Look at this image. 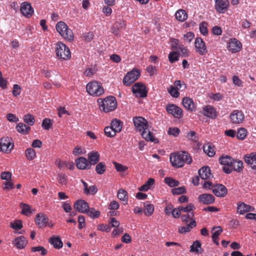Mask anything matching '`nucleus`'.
<instances>
[{
    "label": "nucleus",
    "instance_id": "obj_60",
    "mask_svg": "<svg viewBox=\"0 0 256 256\" xmlns=\"http://www.w3.org/2000/svg\"><path fill=\"white\" fill-rule=\"evenodd\" d=\"M68 181V176L63 174H60L58 175V182L61 185H65Z\"/></svg>",
    "mask_w": 256,
    "mask_h": 256
},
{
    "label": "nucleus",
    "instance_id": "obj_45",
    "mask_svg": "<svg viewBox=\"0 0 256 256\" xmlns=\"http://www.w3.org/2000/svg\"><path fill=\"white\" fill-rule=\"evenodd\" d=\"M64 166L67 167L70 170H72L74 168V164L72 162H60L58 164V167L59 168H62Z\"/></svg>",
    "mask_w": 256,
    "mask_h": 256
},
{
    "label": "nucleus",
    "instance_id": "obj_17",
    "mask_svg": "<svg viewBox=\"0 0 256 256\" xmlns=\"http://www.w3.org/2000/svg\"><path fill=\"white\" fill-rule=\"evenodd\" d=\"M76 164L80 170H89L91 168L88 160L84 157H80L76 160Z\"/></svg>",
    "mask_w": 256,
    "mask_h": 256
},
{
    "label": "nucleus",
    "instance_id": "obj_5",
    "mask_svg": "<svg viewBox=\"0 0 256 256\" xmlns=\"http://www.w3.org/2000/svg\"><path fill=\"white\" fill-rule=\"evenodd\" d=\"M87 92L91 96H98L104 92V89L100 82L93 81L88 82L86 86Z\"/></svg>",
    "mask_w": 256,
    "mask_h": 256
},
{
    "label": "nucleus",
    "instance_id": "obj_11",
    "mask_svg": "<svg viewBox=\"0 0 256 256\" xmlns=\"http://www.w3.org/2000/svg\"><path fill=\"white\" fill-rule=\"evenodd\" d=\"M194 46L196 52L201 56L206 54L208 52L205 42L200 38L195 39Z\"/></svg>",
    "mask_w": 256,
    "mask_h": 256
},
{
    "label": "nucleus",
    "instance_id": "obj_10",
    "mask_svg": "<svg viewBox=\"0 0 256 256\" xmlns=\"http://www.w3.org/2000/svg\"><path fill=\"white\" fill-rule=\"evenodd\" d=\"M166 112L176 118H179L182 114V110L174 104H168L166 106Z\"/></svg>",
    "mask_w": 256,
    "mask_h": 256
},
{
    "label": "nucleus",
    "instance_id": "obj_64",
    "mask_svg": "<svg viewBox=\"0 0 256 256\" xmlns=\"http://www.w3.org/2000/svg\"><path fill=\"white\" fill-rule=\"evenodd\" d=\"M113 164L114 166V167L117 171L118 172H124L128 169V168L122 164L118 163L116 162H114Z\"/></svg>",
    "mask_w": 256,
    "mask_h": 256
},
{
    "label": "nucleus",
    "instance_id": "obj_23",
    "mask_svg": "<svg viewBox=\"0 0 256 256\" xmlns=\"http://www.w3.org/2000/svg\"><path fill=\"white\" fill-rule=\"evenodd\" d=\"M182 104L184 108L190 111H194L196 110V106L193 100L188 97H184L182 98Z\"/></svg>",
    "mask_w": 256,
    "mask_h": 256
},
{
    "label": "nucleus",
    "instance_id": "obj_33",
    "mask_svg": "<svg viewBox=\"0 0 256 256\" xmlns=\"http://www.w3.org/2000/svg\"><path fill=\"white\" fill-rule=\"evenodd\" d=\"M49 242L57 249H60L62 247V242L59 237H52L50 239Z\"/></svg>",
    "mask_w": 256,
    "mask_h": 256
},
{
    "label": "nucleus",
    "instance_id": "obj_21",
    "mask_svg": "<svg viewBox=\"0 0 256 256\" xmlns=\"http://www.w3.org/2000/svg\"><path fill=\"white\" fill-rule=\"evenodd\" d=\"M254 210V208L253 207L243 202H240L238 204L236 211L240 214H243L247 212H252Z\"/></svg>",
    "mask_w": 256,
    "mask_h": 256
},
{
    "label": "nucleus",
    "instance_id": "obj_26",
    "mask_svg": "<svg viewBox=\"0 0 256 256\" xmlns=\"http://www.w3.org/2000/svg\"><path fill=\"white\" fill-rule=\"evenodd\" d=\"M88 160L90 167L94 165L100 160V155L96 152L92 151L88 154Z\"/></svg>",
    "mask_w": 256,
    "mask_h": 256
},
{
    "label": "nucleus",
    "instance_id": "obj_51",
    "mask_svg": "<svg viewBox=\"0 0 256 256\" xmlns=\"http://www.w3.org/2000/svg\"><path fill=\"white\" fill-rule=\"evenodd\" d=\"M177 51L179 52V55L181 54L182 56L187 57L188 56V50L182 44L178 47Z\"/></svg>",
    "mask_w": 256,
    "mask_h": 256
},
{
    "label": "nucleus",
    "instance_id": "obj_24",
    "mask_svg": "<svg viewBox=\"0 0 256 256\" xmlns=\"http://www.w3.org/2000/svg\"><path fill=\"white\" fill-rule=\"evenodd\" d=\"M245 162L250 165L253 169L256 170V154L252 152L249 154H246L244 156Z\"/></svg>",
    "mask_w": 256,
    "mask_h": 256
},
{
    "label": "nucleus",
    "instance_id": "obj_27",
    "mask_svg": "<svg viewBox=\"0 0 256 256\" xmlns=\"http://www.w3.org/2000/svg\"><path fill=\"white\" fill-rule=\"evenodd\" d=\"M2 152H9L13 148L14 145L12 144L8 138H2Z\"/></svg>",
    "mask_w": 256,
    "mask_h": 256
},
{
    "label": "nucleus",
    "instance_id": "obj_14",
    "mask_svg": "<svg viewBox=\"0 0 256 256\" xmlns=\"http://www.w3.org/2000/svg\"><path fill=\"white\" fill-rule=\"evenodd\" d=\"M230 118L233 123L240 124L244 120V116L242 111L236 110L230 114Z\"/></svg>",
    "mask_w": 256,
    "mask_h": 256
},
{
    "label": "nucleus",
    "instance_id": "obj_19",
    "mask_svg": "<svg viewBox=\"0 0 256 256\" xmlns=\"http://www.w3.org/2000/svg\"><path fill=\"white\" fill-rule=\"evenodd\" d=\"M35 222L39 228L46 226L48 223V218L43 213L38 214L36 215Z\"/></svg>",
    "mask_w": 256,
    "mask_h": 256
},
{
    "label": "nucleus",
    "instance_id": "obj_52",
    "mask_svg": "<svg viewBox=\"0 0 256 256\" xmlns=\"http://www.w3.org/2000/svg\"><path fill=\"white\" fill-rule=\"evenodd\" d=\"M172 192L174 195L182 194L186 192V189L184 186H182L172 189Z\"/></svg>",
    "mask_w": 256,
    "mask_h": 256
},
{
    "label": "nucleus",
    "instance_id": "obj_42",
    "mask_svg": "<svg viewBox=\"0 0 256 256\" xmlns=\"http://www.w3.org/2000/svg\"><path fill=\"white\" fill-rule=\"evenodd\" d=\"M24 121L28 125L32 126L35 122V119L32 114H28L24 116Z\"/></svg>",
    "mask_w": 256,
    "mask_h": 256
},
{
    "label": "nucleus",
    "instance_id": "obj_2",
    "mask_svg": "<svg viewBox=\"0 0 256 256\" xmlns=\"http://www.w3.org/2000/svg\"><path fill=\"white\" fill-rule=\"evenodd\" d=\"M170 160L172 165L176 168H182L185 163L190 164L192 162L190 154L185 151H181L177 154H172Z\"/></svg>",
    "mask_w": 256,
    "mask_h": 256
},
{
    "label": "nucleus",
    "instance_id": "obj_54",
    "mask_svg": "<svg viewBox=\"0 0 256 256\" xmlns=\"http://www.w3.org/2000/svg\"><path fill=\"white\" fill-rule=\"evenodd\" d=\"M222 230L220 226H216L212 228V237L218 238L222 232Z\"/></svg>",
    "mask_w": 256,
    "mask_h": 256
},
{
    "label": "nucleus",
    "instance_id": "obj_35",
    "mask_svg": "<svg viewBox=\"0 0 256 256\" xmlns=\"http://www.w3.org/2000/svg\"><path fill=\"white\" fill-rule=\"evenodd\" d=\"M243 163L242 161L240 160H234L232 166H231L232 172V170L236 171L237 172H240L242 170Z\"/></svg>",
    "mask_w": 256,
    "mask_h": 256
},
{
    "label": "nucleus",
    "instance_id": "obj_1",
    "mask_svg": "<svg viewBox=\"0 0 256 256\" xmlns=\"http://www.w3.org/2000/svg\"><path fill=\"white\" fill-rule=\"evenodd\" d=\"M134 126L137 131L141 132L142 136L147 141L158 143V140L148 130L147 120L142 116H134L132 119Z\"/></svg>",
    "mask_w": 256,
    "mask_h": 256
},
{
    "label": "nucleus",
    "instance_id": "obj_30",
    "mask_svg": "<svg viewBox=\"0 0 256 256\" xmlns=\"http://www.w3.org/2000/svg\"><path fill=\"white\" fill-rule=\"evenodd\" d=\"M176 19L180 22H184L188 18V14L185 10L180 9L177 10L175 14Z\"/></svg>",
    "mask_w": 256,
    "mask_h": 256
},
{
    "label": "nucleus",
    "instance_id": "obj_29",
    "mask_svg": "<svg viewBox=\"0 0 256 256\" xmlns=\"http://www.w3.org/2000/svg\"><path fill=\"white\" fill-rule=\"evenodd\" d=\"M196 221L194 220H192L186 226H181L178 228V232L180 234L186 233L189 232L191 229L196 226Z\"/></svg>",
    "mask_w": 256,
    "mask_h": 256
},
{
    "label": "nucleus",
    "instance_id": "obj_59",
    "mask_svg": "<svg viewBox=\"0 0 256 256\" xmlns=\"http://www.w3.org/2000/svg\"><path fill=\"white\" fill-rule=\"evenodd\" d=\"M31 250L32 252H40L42 256L46 254L47 252L46 250L42 246L32 247Z\"/></svg>",
    "mask_w": 256,
    "mask_h": 256
},
{
    "label": "nucleus",
    "instance_id": "obj_18",
    "mask_svg": "<svg viewBox=\"0 0 256 256\" xmlns=\"http://www.w3.org/2000/svg\"><path fill=\"white\" fill-rule=\"evenodd\" d=\"M213 193L217 196L223 197L227 194V189L222 184H218L212 188Z\"/></svg>",
    "mask_w": 256,
    "mask_h": 256
},
{
    "label": "nucleus",
    "instance_id": "obj_3",
    "mask_svg": "<svg viewBox=\"0 0 256 256\" xmlns=\"http://www.w3.org/2000/svg\"><path fill=\"white\" fill-rule=\"evenodd\" d=\"M100 108L106 112L114 110L117 106L116 98L113 96H108L104 100L98 99Z\"/></svg>",
    "mask_w": 256,
    "mask_h": 256
},
{
    "label": "nucleus",
    "instance_id": "obj_8",
    "mask_svg": "<svg viewBox=\"0 0 256 256\" xmlns=\"http://www.w3.org/2000/svg\"><path fill=\"white\" fill-rule=\"evenodd\" d=\"M132 91L136 98H144L148 95L146 86L142 82L135 83L132 87Z\"/></svg>",
    "mask_w": 256,
    "mask_h": 256
},
{
    "label": "nucleus",
    "instance_id": "obj_55",
    "mask_svg": "<svg viewBox=\"0 0 256 256\" xmlns=\"http://www.w3.org/2000/svg\"><path fill=\"white\" fill-rule=\"evenodd\" d=\"M200 247H201L200 242L198 240H196L191 246L190 252H199L198 248H200Z\"/></svg>",
    "mask_w": 256,
    "mask_h": 256
},
{
    "label": "nucleus",
    "instance_id": "obj_43",
    "mask_svg": "<svg viewBox=\"0 0 256 256\" xmlns=\"http://www.w3.org/2000/svg\"><path fill=\"white\" fill-rule=\"evenodd\" d=\"M168 92L169 94L173 98H177L180 96L178 90L174 87V86L170 85L168 88Z\"/></svg>",
    "mask_w": 256,
    "mask_h": 256
},
{
    "label": "nucleus",
    "instance_id": "obj_47",
    "mask_svg": "<svg viewBox=\"0 0 256 256\" xmlns=\"http://www.w3.org/2000/svg\"><path fill=\"white\" fill-rule=\"evenodd\" d=\"M247 135V131L244 128H240L238 130L236 137L240 140H243Z\"/></svg>",
    "mask_w": 256,
    "mask_h": 256
},
{
    "label": "nucleus",
    "instance_id": "obj_40",
    "mask_svg": "<svg viewBox=\"0 0 256 256\" xmlns=\"http://www.w3.org/2000/svg\"><path fill=\"white\" fill-rule=\"evenodd\" d=\"M126 191L124 189H120L118 190L117 196L118 198L121 200L127 203L128 200V196Z\"/></svg>",
    "mask_w": 256,
    "mask_h": 256
},
{
    "label": "nucleus",
    "instance_id": "obj_49",
    "mask_svg": "<svg viewBox=\"0 0 256 256\" xmlns=\"http://www.w3.org/2000/svg\"><path fill=\"white\" fill-rule=\"evenodd\" d=\"M106 170V165L104 163L100 162L96 166V171L99 174H103Z\"/></svg>",
    "mask_w": 256,
    "mask_h": 256
},
{
    "label": "nucleus",
    "instance_id": "obj_37",
    "mask_svg": "<svg viewBox=\"0 0 256 256\" xmlns=\"http://www.w3.org/2000/svg\"><path fill=\"white\" fill-rule=\"evenodd\" d=\"M20 207L22 210L21 213L22 214L28 216L32 212V209L31 206L28 204L21 203Z\"/></svg>",
    "mask_w": 256,
    "mask_h": 256
},
{
    "label": "nucleus",
    "instance_id": "obj_38",
    "mask_svg": "<svg viewBox=\"0 0 256 256\" xmlns=\"http://www.w3.org/2000/svg\"><path fill=\"white\" fill-rule=\"evenodd\" d=\"M179 56V52L178 51H172L168 56V60L171 64H173L178 60Z\"/></svg>",
    "mask_w": 256,
    "mask_h": 256
},
{
    "label": "nucleus",
    "instance_id": "obj_58",
    "mask_svg": "<svg viewBox=\"0 0 256 256\" xmlns=\"http://www.w3.org/2000/svg\"><path fill=\"white\" fill-rule=\"evenodd\" d=\"M180 208L182 212H188V214L192 212H191L195 209L194 205L190 203L188 204L186 206H180Z\"/></svg>",
    "mask_w": 256,
    "mask_h": 256
},
{
    "label": "nucleus",
    "instance_id": "obj_50",
    "mask_svg": "<svg viewBox=\"0 0 256 256\" xmlns=\"http://www.w3.org/2000/svg\"><path fill=\"white\" fill-rule=\"evenodd\" d=\"M10 226L15 230H20L22 228V222L20 220H16L10 222Z\"/></svg>",
    "mask_w": 256,
    "mask_h": 256
},
{
    "label": "nucleus",
    "instance_id": "obj_25",
    "mask_svg": "<svg viewBox=\"0 0 256 256\" xmlns=\"http://www.w3.org/2000/svg\"><path fill=\"white\" fill-rule=\"evenodd\" d=\"M27 242V240L25 237L20 236L14 239V244L18 249H22L26 246Z\"/></svg>",
    "mask_w": 256,
    "mask_h": 256
},
{
    "label": "nucleus",
    "instance_id": "obj_46",
    "mask_svg": "<svg viewBox=\"0 0 256 256\" xmlns=\"http://www.w3.org/2000/svg\"><path fill=\"white\" fill-rule=\"evenodd\" d=\"M52 120L46 118L43 120L42 124V126L46 130H48L52 126Z\"/></svg>",
    "mask_w": 256,
    "mask_h": 256
},
{
    "label": "nucleus",
    "instance_id": "obj_32",
    "mask_svg": "<svg viewBox=\"0 0 256 256\" xmlns=\"http://www.w3.org/2000/svg\"><path fill=\"white\" fill-rule=\"evenodd\" d=\"M111 126L116 133L120 132L122 130V122L117 119L112 120L111 122Z\"/></svg>",
    "mask_w": 256,
    "mask_h": 256
},
{
    "label": "nucleus",
    "instance_id": "obj_56",
    "mask_svg": "<svg viewBox=\"0 0 256 256\" xmlns=\"http://www.w3.org/2000/svg\"><path fill=\"white\" fill-rule=\"evenodd\" d=\"M200 33L204 36H206L208 34L207 28V23L206 22H202L200 24Z\"/></svg>",
    "mask_w": 256,
    "mask_h": 256
},
{
    "label": "nucleus",
    "instance_id": "obj_12",
    "mask_svg": "<svg viewBox=\"0 0 256 256\" xmlns=\"http://www.w3.org/2000/svg\"><path fill=\"white\" fill-rule=\"evenodd\" d=\"M229 2L228 0H215V8L220 14H224L228 9Z\"/></svg>",
    "mask_w": 256,
    "mask_h": 256
},
{
    "label": "nucleus",
    "instance_id": "obj_57",
    "mask_svg": "<svg viewBox=\"0 0 256 256\" xmlns=\"http://www.w3.org/2000/svg\"><path fill=\"white\" fill-rule=\"evenodd\" d=\"M174 87H176V90H180L182 88H183V90H184L186 86V84L184 82H182L180 80H176L174 82Z\"/></svg>",
    "mask_w": 256,
    "mask_h": 256
},
{
    "label": "nucleus",
    "instance_id": "obj_15",
    "mask_svg": "<svg viewBox=\"0 0 256 256\" xmlns=\"http://www.w3.org/2000/svg\"><path fill=\"white\" fill-rule=\"evenodd\" d=\"M228 44L230 51L233 53L239 52L242 48L240 42L236 38H230Z\"/></svg>",
    "mask_w": 256,
    "mask_h": 256
},
{
    "label": "nucleus",
    "instance_id": "obj_62",
    "mask_svg": "<svg viewBox=\"0 0 256 256\" xmlns=\"http://www.w3.org/2000/svg\"><path fill=\"white\" fill-rule=\"evenodd\" d=\"M232 82L234 86L239 87L243 86V82L237 76H233Z\"/></svg>",
    "mask_w": 256,
    "mask_h": 256
},
{
    "label": "nucleus",
    "instance_id": "obj_16",
    "mask_svg": "<svg viewBox=\"0 0 256 256\" xmlns=\"http://www.w3.org/2000/svg\"><path fill=\"white\" fill-rule=\"evenodd\" d=\"M20 11L21 14L27 18L31 16L34 13V10L30 3L24 2L21 4Z\"/></svg>",
    "mask_w": 256,
    "mask_h": 256
},
{
    "label": "nucleus",
    "instance_id": "obj_39",
    "mask_svg": "<svg viewBox=\"0 0 256 256\" xmlns=\"http://www.w3.org/2000/svg\"><path fill=\"white\" fill-rule=\"evenodd\" d=\"M164 180V182L170 187H175L180 184V182L178 180L170 177L165 178Z\"/></svg>",
    "mask_w": 256,
    "mask_h": 256
},
{
    "label": "nucleus",
    "instance_id": "obj_53",
    "mask_svg": "<svg viewBox=\"0 0 256 256\" xmlns=\"http://www.w3.org/2000/svg\"><path fill=\"white\" fill-rule=\"evenodd\" d=\"M105 134L110 138L114 136L116 134V132L112 128V126H106L104 130Z\"/></svg>",
    "mask_w": 256,
    "mask_h": 256
},
{
    "label": "nucleus",
    "instance_id": "obj_6",
    "mask_svg": "<svg viewBox=\"0 0 256 256\" xmlns=\"http://www.w3.org/2000/svg\"><path fill=\"white\" fill-rule=\"evenodd\" d=\"M56 56L60 59L66 60L71 57V53L69 48L60 42L56 44Z\"/></svg>",
    "mask_w": 256,
    "mask_h": 256
},
{
    "label": "nucleus",
    "instance_id": "obj_61",
    "mask_svg": "<svg viewBox=\"0 0 256 256\" xmlns=\"http://www.w3.org/2000/svg\"><path fill=\"white\" fill-rule=\"evenodd\" d=\"M194 214L193 212H190L186 214H184L182 216L181 218L182 222L188 224L189 220H194L192 217Z\"/></svg>",
    "mask_w": 256,
    "mask_h": 256
},
{
    "label": "nucleus",
    "instance_id": "obj_63",
    "mask_svg": "<svg viewBox=\"0 0 256 256\" xmlns=\"http://www.w3.org/2000/svg\"><path fill=\"white\" fill-rule=\"evenodd\" d=\"M180 132V130L178 128H170L168 132V134L176 137L179 134Z\"/></svg>",
    "mask_w": 256,
    "mask_h": 256
},
{
    "label": "nucleus",
    "instance_id": "obj_48",
    "mask_svg": "<svg viewBox=\"0 0 256 256\" xmlns=\"http://www.w3.org/2000/svg\"><path fill=\"white\" fill-rule=\"evenodd\" d=\"M145 212L144 214L146 216H151L154 211V207L152 204H147L144 205Z\"/></svg>",
    "mask_w": 256,
    "mask_h": 256
},
{
    "label": "nucleus",
    "instance_id": "obj_13",
    "mask_svg": "<svg viewBox=\"0 0 256 256\" xmlns=\"http://www.w3.org/2000/svg\"><path fill=\"white\" fill-rule=\"evenodd\" d=\"M88 204L82 200H76L74 204V209L81 213H86L88 209Z\"/></svg>",
    "mask_w": 256,
    "mask_h": 256
},
{
    "label": "nucleus",
    "instance_id": "obj_20",
    "mask_svg": "<svg viewBox=\"0 0 256 256\" xmlns=\"http://www.w3.org/2000/svg\"><path fill=\"white\" fill-rule=\"evenodd\" d=\"M202 112L204 116L212 119L215 118L216 116V112L215 108L210 105L204 106L202 108Z\"/></svg>",
    "mask_w": 256,
    "mask_h": 256
},
{
    "label": "nucleus",
    "instance_id": "obj_7",
    "mask_svg": "<svg viewBox=\"0 0 256 256\" xmlns=\"http://www.w3.org/2000/svg\"><path fill=\"white\" fill-rule=\"evenodd\" d=\"M140 75V71L136 68H134L131 71L128 72L124 76L122 80L123 84L126 86H130L138 79Z\"/></svg>",
    "mask_w": 256,
    "mask_h": 256
},
{
    "label": "nucleus",
    "instance_id": "obj_41",
    "mask_svg": "<svg viewBox=\"0 0 256 256\" xmlns=\"http://www.w3.org/2000/svg\"><path fill=\"white\" fill-rule=\"evenodd\" d=\"M88 216L92 218H97L100 216V212L99 211L96 210L95 208H89L88 211L86 212Z\"/></svg>",
    "mask_w": 256,
    "mask_h": 256
},
{
    "label": "nucleus",
    "instance_id": "obj_28",
    "mask_svg": "<svg viewBox=\"0 0 256 256\" xmlns=\"http://www.w3.org/2000/svg\"><path fill=\"white\" fill-rule=\"evenodd\" d=\"M198 174L202 180H206L208 178L210 175V170L209 167L204 166L199 170L198 172Z\"/></svg>",
    "mask_w": 256,
    "mask_h": 256
},
{
    "label": "nucleus",
    "instance_id": "obj_22",
    "mask_svg": "<svg viewBox=\"0 0 256 256\" xmlns=\"http://www.w3.org/2000/svg\"><path fill=\"white\" fill-rule=\"evenodd\" d=\"M198 200L200 202H202L204 204H210L214 202L215 198L211 194H204L200 195Z\"/></svg>",
    "mask_w": 256,
    "mask_h": 256
},
{
    "label": "nucleus",
    "instance_id": "obj_36",
    "mask_svg": "<svg viewBox=\"0 0 256 256\" xmlns=\"http://www.w3.org/2000/svg\"><path fill=\"white\" fill-rule=\"evenodd\" d=\"M204 152L210 157H212L215 154L214 147L210 144H205L203 146Z\"/></svg>",
    "mask_w": 256,
    "mask_h": 256
},
{
    "label": "nucleus",
    "instance_id": "obj_31",
    "mask_svg": "<svg viewBox=\"0 0 256 256\" xmlns=\"http://www.w3.org/2000/svg\"><path fill=\"white\" fill-rule=\"evenodd\" d=\"M16 130L22 134H27L30 130V128L26 124L20 122L18 123L16 128Z\"/></svg>",
    "mask_w": 256,
    "mask_h": 256
},
{
    "label": "nucleus",
    "instance_id": "obj_9",
    "mask_svg": "<svg viewBox=\"0 0 256 256\" xmlns=\"http://www.w3.org/2000/svg\"><path fill=\"white\" fill-rule=\"evenodd\" d=\"M234 158L228 156H222L219 158V162L223 165V171L227 174H229L232 172L231 166L234 162Z\"/></svg>",
    "mask_w": 256,
    "mask_h": 256
},
{
    "label": "nucleus",
    "instance_id": "obj_4",
    "mask_svg": "<svg viewBox=\"0 0 256 256\" xmlns=\"http://www.w3.org/2000/svg\"><path fill=\"white\" fill-rule=\"evenodd\" d=\"M57 32L65 40L72 42L74 40V36L72 30L63 22H58L56 26Z\"/></svg>",
    "mask_w": 256,
    "mask_h": 256
},
{
    "label": "nucleus",
    "instance_id": "obj_44",
    "mask_svg": "<svg viewBox=\"0 0 256 256\" xmlns=\"http://www.w3.org/2000/svg\"><path fill=\"white\" fill-rule=\"evenodd\" d=\"M25 154L28 160H32L36 157L35 151L32 148H28L26 150Z\"/></svg>",
    "mask_w": 256,
    "mask_h": 256
},
{
    "label": "nucleus",
    "instance_id": "obj_34",
    "mask_svg": "<svg viewBox=\"0 0 256 256\" xmlns=\"http://www.w3.org/2000/svg\"><path fill=\"white\" fill-rule=\"evenodd\" d=\"M154 183V180L152 178H149L146 183L140 186L138 188L139 190L146 192L150 188V186Z\"/></svg>",
    "mask_w": 256,
    "mask_h": 256
}]
</instances>
